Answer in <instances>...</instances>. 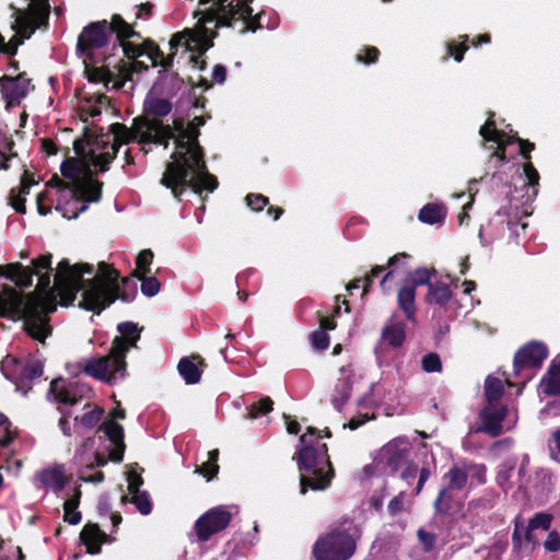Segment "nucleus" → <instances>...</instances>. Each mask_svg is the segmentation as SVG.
<instances>
[{"mask_svg": "<svg viewBox=\"0 0 560 560\" xmlns=\"http://www.w3.org/2000/svg\"><path fill=\"white\" fill-rule=\"evenodd\" d=\"M203 124L205 118L201 116H196L188 124L183 118L174 119L173 126L164 125L155 118L136 117L129 128L120 122L109 126L112 142L108 135H95L85 128L82 138L73 142L78 158H68L60 167L62 176L69 182L55 175L47 186L69 191L71 197L96 202L102 198L103 183L93 178L91 165L104 173L109 170L121 144L137 141L142 145L162 144L166 149L168 141L173 139L175 151L165 165L161 185L171 189L177 199L187 188L199 195L202 190L211 192L217 188L218 182L208 171L205 153L198 141L199 127Z\"/></svg>", "mask_w": 560, "mask_h": 560, "instance_id": "f257e3e1", "label": "nucleus"}, {"mask_svg": "<svg viewBox=\"0 0 560 560\" xmlns=\"http://www.w3.org/2000/svg\"><path fill=\"white\" fill-rule=\"evenodd\" d=\"M51 257V254L42 255L32 260V267L20 262L0 267V276L9 277L21 288H30L33 276L38 277L33 293L22 294L8 285L0 290V317L22 319L25 332L39 343H45L52 332L49 314L56 311L52 302L55 291L68 300V303L73 302L77 293L82 291L79 306L91 311V279H83V273L91 275V265H70L67 259H62L54 271Z\"/></svg>", "mask_w": 560, "mask_h": 560, "instance_id": "f03ea898", "label": "nucleus"}, {"mask_svg": "<svg viewBox=\"0 0 560 560\" xmlns=\"http://www.w3.org/2000/svg\"><path fill=\"white\" fill-rule=\"evenodd\" d=\"M253 0H199L200 4L212 3L210 8L196 11L194 16L198 18L196 30H185L176 33L170 40V46L176 48L179 45L186 46L187 49H208L212 44L209 43L213 36L208 23H214L215 27H232L237 21H242L244 26L242 32L246 30L255 31L258 26L252 19L253 9L249 3Z\"/></svg>", "mask_w": 560, "mask_h": 560, "instance_id": "7ed1b4c3", "label": "nucleus"}, {"mask_svg": "<svg viewBox=\"0 0 560 560\" xmlns=\"http://www.w3.org/2000/svg\"><path fill=\"white\" fill-rule=\"evenodd\" d=\"M317 432V429L308 427L306 433L300 436L301 448L293 456L300 471L301 494H305L308 489L314 491L327 489L334 477L327 445L319 443V436L316 438L315 443L312 439Z\"/></svg>", "mask_w": 560, "mask_h": 560, "instance_id": "20e7f679", "label": "nucleus"}, {"mask_svg": "<svg viewBox=\"0 0 560 560\" xmlns=\"http://www.w3.org/2000/svg\"><path fill=\"white\" fill-rule=\"evenodd\" d=\"M116 34L117 39L140 38V34L127 23L119 14H114L110 22L106 20L92 22L88 24L78 37L77 49L83 60L91 62H101L103 54L97 51L108 44L112 34Z\"/></svg>", "mask_w": 560, "mask_h": 560, "instance_id": "39448f33", "label": "nucleus"}, {"mask_svg": "<svg viewBox=\"0 0 560 560\" xmlns=\"http://www.w3.org/2000/svg\"><path fill=\"white\" fill-rule=\"evenodd\" d=\"M125 357L126 354L121 351L114 352V346L112 345L107 355L86 359L77 364V370L100 381L114 384L125 378L127 374Z\"/></svg>", "mask_w": 560, "mask_h": 560, "instance_id": "423d86ee", "label": "nucleus"}, {"mask_svg": "<svg viewBox=\"0 0 560 560\" xmlns=\"http://www.w3.org/2000/svg\"><path fill=\"white\" fill-rule=\"evenodd\" d=\"M357 544L349 529H334L317 539L313 547L316 560H348L355 552Z\"/></svg>", "mask_w": 560, "mask_h": 560, "instance_id": "0eeeda50", "label": "nucleus"}, {"mask_svg": "<svg viewBox=\"0 0 560 560\" xmlns=\"http://www.w3.org/2000/svg\"><path fill=\"white\" fill-rule=\"evenodd\" d=\"M548 355V349L540 341H530L524 345L514 355V375H524L526 380L532 377L533 370L539 369Z\"/></svg>", "mask_w": 560, "mask_h": 560, "instance_id": "6e6552de", "label": "nucleus"}, {"mask_svg": "<svg viewBox=\"0 0 560 560\" xmlns=\"http://www.w3.org/2000/svg\"><path fill=\"white\" fill-rule=\"evenodd\" d=\"M445 486L439 491L434 501L435 511L445 514L451 509L453 501L452 491L463 490L468 481L467 470L465 463L453 465L450 470L443 476Z\"/></svg>", "mask_w": 560, "mask_h": 560, "instance_id": "1a4fd4ad", "label": "nucleus"}, {"mask_svg": "<svg viewBox=\"0 0 560 560\" xmlns=\"http://www.w3.org/2000/svg\"><path fill=\"white\" fill-rule=\"evenodd\" d=\"M232 514L225 506H217L207 511L195 523V530L200 541H207L212 535L228 527Z\"/></svg>", "mask_w": 560, "mask_h": 560, "instance_id": "9d476101", "label": "nucleus"}, {"mask_svg": "<svg viewBox=\"0 0 560 560\" xmlns=\"http://www.w3.org/2000/svg\"><path fill=\"white\" fill-rule=\"evenodd\" d=\"M508 409L505 406L488 402L480 411L481 424L476 432H485L492 438H497L503 433L502 421L506 417Z\"/></svg>", "mask_w": 560, "mask_h": 560, "instance_id": "9b49d317", "label": "nucleus"}, {"mask_svg": "<svg viewBox=\"0 0 560 560\" xmlns=\"http://www.w3.org/2000/svg\"><path fill=\"white\" fill-rule=\"evenodd\" d=\"M409 450L410 446L406 440L396 439L382 447L380 459L396 471L402 466Z\"/></svg>", "mask_w": 560, "mask_h": 560, "instance_id": "f8f14e48", "label": "nucleus"}, {"mask_svg": "<svg viewBox=\"0 0 560 560\" xmlns=\"http://www.w3.org/2000/svg\"><path fill=\"white\" fill-rule=\"evenodd\" d=\"M112 444L109 458L113 462L120 463L124 458L125 442H124V428L113 419L106 420L100 427Z\"/></svg>", "mask_w": 560, "mask_h": 560, "instance_id": "ddd939ff", "label": "nucleus"}, {"mask_svg": "<svg viewBox=\"0 0 560 560\" xmlns=\"http://www.w3.org/2000/svg\"><path fill=\"white\" fill-rule=\"evenodd\" d=\"M35 479L42 486L50 488L55 492L61 491L68 482L65 466L60 464H55L54 466L39 470L35 475Z\"/></svg>", "mask_w": 560, "mask_h": 560, "instance_id": "4468645a", "label": "nucleus"}, {"mask_svg": "<svg viewBox=\"0 0 560 560\" xmlns=\"http://www.w3.org/2000/svg\"><path fill=\"white\" fill-rule=\"evenodd\" d=\"M83 387L77 383L66 384L62 380H54L50 383L49 393L54 395V399L58 402L73 406L82 397Z\"/></svg>", "mask_w": 560, "mask_h": 560, "instance_id": "2eb2a0df", "label": "nucleus"}, {"mask_svg": "<svg viewBox=\"0 0 560 560\" xmlns=\"http://www.w3.org/2000/svg\"><path fill=\"white\" fill-rule=\"evenodd\" d=\"M340 376L335 385L334 395L331 398L332 405L336 409L340 410L346 401L350 398L353 384V371L350 366H342L339 369Z\"/></svg>", "mask_w": 560, "mask_h": 560, "instance_id": "dca6fc26", "label": "nucleus"}, {"mask_svg": "<svg viewBox=\"0 0 560 560\" xmlns=\"http://www.w3.org/2000/svg\"><path fill=\"white\" fill-rule=\"evenodd\" d=\"M28 84V80L23 79L22 77H2L0 79V88L3 98L7 100L9 104L19 103L21 98L25 97Z\"/></svg>", "mask_w": 560, "mask_h": 560, "instance_id": "f3484780", "label": "nucleus"}, {"mask_svg": "<svg viewBox=\"0 0 560 560\" xmlns=\"http://www.w3.org/2000/svg\"><path fill=\"white\" fill-rule=\"evenodd\" d=\"M118 331L120 336L115 337L112 342L114 352L121 351L126 354L131 348L136 347L140 338L138 327L131 322H125L118 325Z\"/></svg>", "mask_w": 560, "mask_h": 560, "instance_id": "a211bd4d", "label": "nucleus"}, {"mask_svg": "<svg viewBox=\"0 0 560 560\" xmlns=\"http://www.w3.org/2000/svg\"><path fill=\"white\" fill-rule=\"evenodd\" d=\"M101 62H91L83 60L85 63V71L90 81L104 82L106 85L114 79V72L109 69L110 56H102Z\"/></svg>", "mask_w": 560, "mask_h": 560, "instance_id": "6ab92c4d", "label": "nucleus"}, {"mask_svg": "<svg viewBox=\"0 0 560 560\" xmlns=\"http://www.w3.org/2000/svg\"><path fill=\"white\" fill-rule=\"evenodd\" d=\"M203 366H206L203 360L196 355L180 359L177 369L187 384H196L200 381Z\"/></svg>", "mask_w": 560, "mask_h": 560, "instance_id": "aec40b11", "label": "nucleus"}, {"mask_svg": "<svg viewBox=\"0 0 560 560\" xmlns=\"http://www.w3.org/2000/svg\"><path fill=\"white\" fill-rule=\"evenodd\" d=\"M80 538L86 546L88 552L95 555L101 551L106 534L100 529L97 524H86L81 530Z\"/></svg>", "mask_w": 560, "mask_h": 560, "instance_id": "412c9836", "label": "nucleus"}, {"mask_svg": "<svg viewBox=\"0 0 560 560\" xmlns=\"http://www.w3.org/2000/svg\"><path fill=\"white\" fill-rule=\"evenodd\" d=\"M533 530L534 529H529V526L524 527L517 521L515 522L514 532L512 534V544L516 552L533 551L535 547Z\"/></svg>", "mask_w": 560, "mask_h": 560, "instance_id": "4be33fe9", "label": "nucleus"}, {"mask_svg": "<svg viewBox=\"0 0 560 560\" xmlns=\"http://www.w3.org/2000/svg\"><path fill=\"white\" fill-rule=\"evenodd\" d=\"M479 133L486 141H494L498 143V150L495 151L494 155L498 156L501 161H504L505 145L509 143V141H504L502 139L504 133L494 128L492 115L488 118L487 122L480 128Z\"/></svg>", "mask_w": 560, "mask_h": 560, "instance_id": "5701e85b", "label": "nucleus"}, {"mask_svg": "<svg viewBox=\"0 0 560 560\" xmlns=\"http://www.w3.org/2000/svg\"><path fill=\"white\" fill-rule=\"evenodd\" d=\"M34 179H30L27 174H24L21 179V185L18 188H12L10 191V205L20 213H25V196L30 194L31 186Z\"/></svg>", "mask_w": 560, "mask_h": 560, "instance_id": "b1692460", "label": "nucleus"}, {"mask_svg": "<svg viewBox=\"0 0 560 560\" xmlns=\"http://www.w3.org/2000/svg\"><path fill=\"white\" fill-rule=\"evenodd\" d=\"M24 360L8 354L1 361V371L4 376L16 385V389L20 390L22 364Z\"/></svg>", "mask_w": 560, "mask_h": 560, "instance_id": "393cba45", "label": "nucleus"}, {"mask_svg": "<svg viewBox=\"0 0 560 560\" xmlns=\"http://www.w3.org/2000/svg\"><path fill=\"white\" fill-rule=\"evenodd\" d=\"M416 291L411 287L404 284L397 294V301L400 310L406 315L407 319L413 320L416 314L415 306Z\"/></svg>", "mask_w": 560, "mask_h": 560, "instance_id": "a878e982", "label": "nucleus"}, {"mask_svg": "<svg viewBox=\"0 0 560 560\" xmlns=\"http://www.w3.org/2000/svg\"><path fill=\"white\" fill-rule=\"evenodd\" d=\"M383 339L393 347H399L402 345L406 332L405 324L396 322L394 318L387 323L382 331Z\"/></svg>", "mask_w": 560, "mask_h": 560, "instance_id": "bb28decb", "label": "nucleus"}, {"mask_svg": "<svg viewBox=\"0 0 560 560\" xmlns=\"http://www.w3.org/2000/svg\"><path fill=\"white\" fill-rule=\"evenodd\" d=\"M425 301L430 304L445 305L452 298L450 287L441 281L433 282L428 289Z\"/></svg>", "mask_w": 560, "mask_h": 560, "instance_id": "cd10ccee", "label": "nucleus"}, {"mask_svg": "<svg viewBox=\"0 0 560 560\" xmlns=\"http://www.w3.org/2000/svg\"><path fill=\"white\" fill-rule=\"evenodd\" d=\"M541 384L545 394L560 395V362L552 361Z\"/></svg>", "mask_w": 560, "mask_h": 560, "instance_id": "c85d7f7f", "label": "nucleus"}, {"mask_svg": "<svg viewBox=\"0 0 560 560\" xmlns=\"http://www.w3.org/2000/svg\"><path fill=\"white\" fill-rule=\"evenodd\" d=\"M172 110V104L166 98L160 97H148L144 101V114L141 117H147L151 115L153 117H163L166 116Z\"/></svg>", "mask_w": 560, "mask_h": 560, "instance_id": "c756f323", "label": "nucleus"}, {"mask_svg": "<svg viewBox=\"0 0 560 560\" xmlns=\"http://www.w3.org/2000/svg\"><path fill=\"white\" fill-rule=\"evenodd\" d=\"M20 390L23 389L31 381L38 378L43 374V364L33 359L24 360L22 364Z\"/></svg>", "mask_w": 560, "mask_h": 560, "instance_id": "7c9ffc66", "label": "nucleus"}, {"mask_svg": "<svg viewBox=\"0 0 560 560\" xmlns=\"http://www.w3.org/2000/svg\"><path fill=\"white\" fill-rule=\"evenodd\" d=\"M435 275V270H429L427 268H418L415 271L410 272L406 279V285L411 287L412 290L416 291V289L420 285H427L428 289L430 288V284L433 282L431 281V276Z\"/></svg>", "mask_w": 560, "mask_h": 560, "instance_id": "2f4dec72", "label": "nucleus"}, {"mask_svg": "<svg viewBox=\"0 0 560 560\" xmlns=\"http://www.w3.org/2000/svg\"><path fill=\"white\" fill-rule=\"evenodd\" d=\"M502 380L493 376H488L485 382V395L488 402L499 404L503 394Z\"/></svg>", "mask_w": 560, "mask_h": 560, "instance_id": "473e14b6", "label": "nucleus"}, {"mask_svg": "<svg viewBox=\"0 0 560 560\" xmlns=\"http://www.w3.org/2000/svg\"><path fill=\"white\" fill-rule=\"evenodd\" d=\"M219 451L212 450L208 453V460L196 467V472L202 475L208 480L212 479L219 471L218 465Z\"/></svg>", "mask_w": 560, "mask_h": 560, "instance_id": "72a5a7b5", "label": "nucleus"}, {"mask_svg": "<svg viewBox=\"0 0 560 560\" xmlns=\"http://www.w3.org/2000/svg\"><path fill=\"white\" fill-rule=\"evenodd\" d=\"M23 14L31 15L39 21H48L50 5L48 0H31L27 11H22Z\"/></svg>", "mask_w": 560, "mask_h": 560, "instance_id": "f704fd0d", "label": "nucleus"}, {"mask_svg": "<svg viewBox=\"0 0 560 560\" xmlns=\"http://www.w3.org/2000/svg\"><path fill=\"white\" fill-rule=\"evenodd\" d=\"M465 463L467 476L470 478V483L483 485L487 481V468L483 464Z\"/></svg>", "mask_w": 560, "mask_h": 560, "instance_id": "c9c22d12", "label": "nucleus"}, {"mask_svg": "<svg viewBox=\"0 0 560 560\" xmlns=\"http://www.w3.org/2000/svg\"><path fill=\"white\" fill-rule=\"evenodd\" d=\"M418 217L424 223L434 224L443 220V212L439 206L427 205L420 210Z\"/></svg>", "mask_w": 560, "mask_h": 560, "instance_id": "e433bc0d", "label": "nucleus"}, {"mask_svg": "<svg viewBox=\"0 0 560 560\" xmlns=\"http://www.w3.org/2000/svg\"><path fill=\"white\" fill-rule=\"evenodd\" d=\"M153 260V253L151 249H143L137 256V269L132 272V277H138L139 275H148L150 273V265Z\"/></svg>", "mask_w": 560, "mask_h": 560, "instance_id": "4c0bfd02", "label": "nucleus"}, {"mask_svg": "<svg viewBox=\"0 0 560 560\" xmlns=\"http://www.w3.org/2000/svg\"><path fill=\"white\" fill-rule=\"evenodd\" d=\"M128 38H121L118 40V46L122 49L126 57L129 59H135L144 55L145 52V42L143 44H137L132 42H128Z\"/></svg>", "mask_w": 560, "mask_h": 560, "instance_id": "58836bf2", "label": "nucleus"}, {"mask_svg": "<svg viewBox=\"0 0 560 560\" xmlns=\"http://www.w3.org/2000/svg\"><path fill=\"white\" fill-rule=\"evenodd\" d=\"M88 409L81 417H75V421H80V423L86 428L94 427L101 419L103 413L102 409L91 408L90 405H85Z\"/></svg>", "mask_w": 560, "mask_h": 560, "instance_id": "ea45409f", "label": "nucleus"}, {"mask_svg": "<svg viewBox=\"0 0 560 560\" xmlns=\"http://www.w3.org/2000/svg\"><path fill=\"white\" fill-rule=\"evenodd\" d=\"M137 278L141 280V291L144 295L151 298L159 293L161 284L155 277L139 275Z\"/></svg>", "mask_w": 560, "mask_h": 560, "instance_id": "a19ab883", "label": "nucleus"}, {"mask_svg": "<svg viewBox=\"0 0 560 560\" xmlns=\"http://www.w3.org/2000/svg\"><path fill=\"white\" fill-rule=\"evenodd\" d=\"M272 405L273 401L269 397L262 398L252 405L246 417L248 419H256L260 415H266L272 410Z\"/></svg>", "mask_w": 560, "mask_h": 560, "instance_id": "79ce46f5", "label": "nucleus"}, {"mask_svg": "<svg viewBox=\"0 0 560 560\" xmlns=\"http://www.w3.org/2000/svg\"><path fill=\"white\" fill-rule=\"evenodd\" d=\"M548 450L550 457L560 463V425L556 427L548 439Z\"/></svg>", "mask_w": 560, "mask_h": 560, "instance_id": "37998d69", "label": "nucleus"}, {"mask_svg": "<svg viewBox=\"0 0 560 560\" xmlns=\"http://www.w3.org/2000/svg\"><path fill=\"white\" fill-rule=\"evenodd\" d=\"M131 502L137 506L141 514L148 515L151 513L152 504L147 492L133 494Z\"/></svg>", "mask_w": 560, "mask_h": 560, "instance_id": "c03bdc74", "label": "nucleus"}, {"mask_svg": "<svg viewBox=\"0 0 560 560\" xmlns=\"http://www.w3.org/2000/svg\"><path fill=\"white\" fill-rule=\"evenodd\" d=\"M524 174L527 178L526 186L532 187L533 189V196L535 197L537 195V186L539 183V174L537 170L534 167V165L530 162H527L524 165Z\"/></svg>", "mask_w": 560, "mask_h": 560, "instance_id": "a18cd8bd", "label": "nucleus"}, {"mask_svg": "<svg viewBox=\"0 0 560 560\" xmlns=\"http://www.w3.org/2000/svg\"><path fill=\"white\" fill-rule=\"evenodd\" d=\"M312 346L317 350H326L329 346V336L324 329H317L310 336Z\"/></svg>", "mask_w": 560, "mask_h": 560, "instance_id": "49530a36", "label": "nucleus"}, {"mask_svg": "<svg viewBox=\"0 0 560 560\" xmlns=\"http://www.w3.org/2000/svg\"><path fill=\"white\" fill-rule=\"evenodd\" d=\"M422 369L428 372H440L442 370V362L436 353H429L422 358Z\"/></svg>", "mask_w": 560, "mask_h": 560, "instance_id": "de8ad7c7", "label": "nucleus"}, {"mask_svg": "<svg viewBox=\"0 0 560 560\" xmlns=\"http://www.w3.org/2000/svg\"><path fill=\"white\" fill-rule=\"evenodd\" d=\"M552 516L548 513H537L529 521V529L542 528L548 530L551 525Z\"/></svg>", "mask_w": 560, "mask_h": 560, "instance_id": "09e8293b", "label": "nucleus"}, {"mask_svg": "<svg viewBox=\"0 0 560 560\" xmlns=\"http://www.w3.org/2000/svg\"><path fill=\"white\" fill-rule=\"evenodd\" d=\"M246 202L255 211H261L268 205V198L260 194H248Z\"/></svg>", "mask_w": 560, "mask_h": 560, "instance_id": "8fccbe9b", "label": "nucleus"}, {"mask_svg": "<svg viewBox=\"0 0 560 560\" xmlns=\"http://www.w3.org/2000/svg\"><path fill=\"white\" fill-rule=\"evenodd\" d=\"M153 66L160 65V60L163 58V52L160 48L151 40H145V52Z\"/></svg>", "mask_w": 560, "mask_h": 560, "instance_id": "3c124183", "label": "nucleus"}, {"mask_svg": "<svg viewBox=\"0 0 560 560\" xmlns=\"http://www.w3.org/2000/svg\"><path fill=\"white\" fill-rule=\"evenodd\" d=\"M385 270V266H374L369 273H366L363 278L364 280V287H363V294H366L369 291V288L372 285L374 279L380 276L381 272Z\"/></svg>", "mask_w": 560, "mask_h": 560, "instance_id": "603ef678", "label": "nucleus"}, {"mask_svg": "<svg viewBox=\"0 0 560 560\" xmlns=\"http://www.w3.org/2000/svg\"><path fill=\"white\" fill-rule=\"evenodd\" d=\"M417 536L421 544L423 545V548L425 551H430L433 549L435 544V536L433 534H430L425 532L424 529L420 528L417 532Z\"/></svg>", "mask_w": 560, "mask_h": 560, "instance_id": "864d4df0", "label": "nucleus"}, {"mask_svg": "<svg viewBox=\"0 0 560 560\" xmlns=\"http://www.w3.org/2000/svg\"><path fill=\"white\" fill-rule=\"evenodd\" d=\"M546 550L557 552L560 550V535L557 532H550L544 544Z\"/></svg>", "mask_w": 560, "mask_h": 560, "instance_id": "5fc2aeb1", "label": "nucleus"}, {"mask_svg": "<svg viewBox=\"0 0 560 560\" xmlns=\"http://www.w3.org/2000/svg\"><path fill=\"white\" fill-rule=\"evenodd\" d=\"M142 479L137 474H129L128 476V490L133 495L136 493H140V487L142 485Z\"/></svg>", "mask_w": 560, "mask_h": 560, "instance_id": "6e6d98bb", "label": "nucleus"}, {"mask_svg": "<svg viewBox=\"0 0 560 560\" xmlns=\"http://www.w3.org/2000/svg\"><path fill=\"white\" fill-rule=\"evenodd\" d=\"M365 56L358 55V61H362L365 63L374 62L378 57V49L375 47H368L364 49Z\"/></svg>", "mask_w": 560, "mask_h": 560, "instance_id": "4d7b16f0", "label": "nucleus"}, {"mask_svg": "<svg viewBox=\"0 0 560 560\" xmlns=\"http://www.w3.org/2000/svg\"><path fill=\"white\" fill-rule=\"evenodd\" d=\"M80 498H81V491L77 489L74 495L65 501L63 511L77 510V508L79 506V503H80Z\"/></svg>", "mask_w": 560, "mask_h": 560, "instance_id": "13d9d810", "label": "nucleus"}, {"mask_svg": "<svg viewBox=\"0 0 560 560\" xmlns=\"http://www.w3.org/2000/svg\"><path fill=\"white\" fill-rule=\"evenodd\" d=\"M516 141L520 144L521 153L524 156V159L529 160L530 159L529 152L534 150L535 144L529 142L528 140H524L521 138H516Z\"/></svg>", "mask_w": 560, "mask_h": 560, "instance_id": "bf43d9fd", "label": "nucleus"}, {"mask_svg": "<svg viewBox=\"0 0 560 560\" xmlns=\"http://www.w3.org/2000/svg\"><path fill=\"white\" fill-rule=\"evenodd\" d=\"M504 467H506V470L500 471L498 474V476H497L498 483L501 487H504V485L509 481L510 472L513 470L514 464L513 463H506V464H504Z\"/></svg>", "mask_w": 560, "mask_h": 560, "instance_id": "052dcab7", "label": "nucleus"}, {"mask_svg": "<svg viewBox=\"0 0 560 560\" xmlns=\"http://www.w3.org/2000/svg\"><path fill=\"white\" fill-rule=\"evenodd\" d=\"M47 194L46 192H40L37 195V198H36V203H37V210L39 212V214L42 215H46L50 212V207H46L44 205V202L47 200Z\"/></svg>", "mask_w": 560, "mask_h": 560, "instance_id": "680f3d73", "label": "nucleus"}, {"mask_svg": "<svg viewBox=\"0 0 560 560\" xmlns=\"http://www.w3.org/2000/svg\"><path fill=\"white\" fill-rule=\"evenodd\" d=\"M13 440V433L9 430L8 423L0 428V445L7 446Z\"/></svg>", "mask_w": 560, "mask_h": 560, "instance_id": "e2e57ef3", "label": "nucleus"}, {"mask_svg": "<svg viewBox=\"0 0 560 560\" xmlns=\"http://www.w3.org/2000/svg\"><path fill=\"white\" fill-rule=\"evenodd\" d=\"M402 504H404V498L402 495H397L395 497L394 499H392L388 503V511L392 513V514H396L398 513L399 511H401L402 509Z\"/></svg>", "mask_w": 560, "mask_h": 560, "instance_id": "0e129e2a", "label": "nucleus"}, {"mask_svg": "<svg viewBox=\"0 0 560 560\" xmlns=\"http://www.w3.org/2000/svg\"><path fill=\"white\" fill-rule=\"evenodd\" d=\"M65 522H68L71 525H77L81 521V513L77 510L73 511H65L63 515Z\"/></svg>", "mask_w": 560, "mask_h": 560, "instance_id": "69168bd1", "label": "nucleus"}, {"mask_svg": "<svg viewBox=\"0 0 560 560\" xmlns=\"http://www.w3.org/2000/svg\"><path fill=\"white\" fill-rule=\"evenodd\" d=\"M80 479L85 482L100 483L104 480V474L102 471H97L93 475H86L85 472H82Z\"/></svg>", "mask_w": 560, "mask_h": 560, "instance_id": "338daca9", "label": "nucleus"}, {"mask_svg": "<svg viewBox=\"0 0 560 560\" xmlns=\"http://www.w3.org/2000/svg\"><path fill=\"white\" fill-rule=\"evenodd\" d=\"M213 80L218 83H223L226 77V70L223 66L217 65L212 72Z\"/></svg>", "mask_w": 560, "mask_h": 560, "instance_id": "774afa93", "label": "nucleus"}]
</instances>
